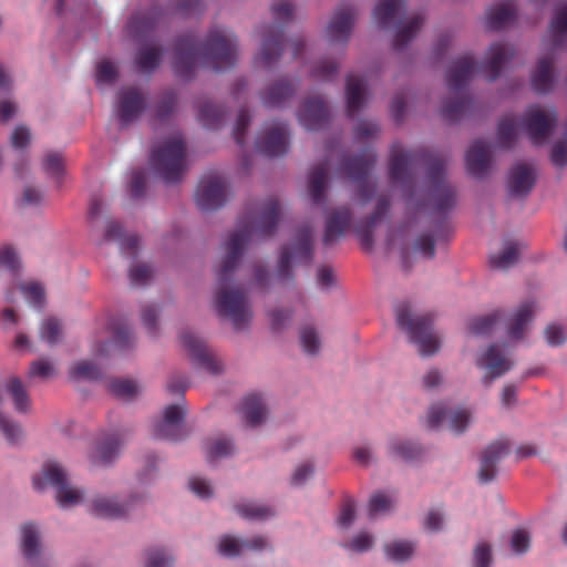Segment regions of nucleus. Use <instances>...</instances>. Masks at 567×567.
I'll return each mask as SVG.
<instances>
[{"mask_svg":"<svg viewBox=\"0 0 567 567\" xmlns=\"http://www.w3.org/2000/svg\"><path fill=\"white\" fill-rule=\"evenodd\" d=\"M153 269L147 264H136L130 268L128 277L134 286L146 285L153 277Z\"/></svg>","mask_w":567,"mask_h":567,"instance_id":"680f3d73","label":"nucleus"},{"mask_svg":"<svg viewBox=\"0 0 567 567\" xmlns=\"http://www.w3.org/2000/svg\"><path fill=\"white\" fill-rule=\"evenodd\" d=\"M240 412L248 426L256 427L262 423L267 409L262 398L258 394H248L244 398Z\"/></svg>","mask_w":567,"mask_h":567,"instance_id":"473e14b6","label":"nucleus"},{"mask_svg":"<svg viewBox=\"0 0 567 567\" xmlns=\"http://www.w3.org/2000/svg\"><path fill=\"white\" fill-rule=\"evenodd\" d=\"M476 70L477 63L472 54L457 58L449 68L446 84L454 96L444 100L442 105L441 112L446 121L457 122L472 109L473 102L465 92V86Z\"/></svg>","mask_w":567,"mask_h":567,"instance_id":"20e7f679","label":"nucleus"},{"mask_svg":"<svg viewBox=\"0 0 567 567\" xmlns=\"http://www.w3.org/2000/svg\"><path fill=\"white\" fill-rule=\"evenodd\" d=\"M502 317L503 312L501 310H495L488 315L472 319L468 324V329L476 336L487 334Z\"/></svg>","mask_w":567,"mask_h":567,"instance_id":"8fccbe9b","label":"nucleus"},{"mask_svg":"<svg viewBox=\"0 0 567 567\" xmlns=\"http://www.w3.org/2000/svg\"><path fill=\"white\" fill-rule=\"evenodd\" d=\"M275 23L265 25L261 31V47L257 61L265 68L278 62L285 48L284 24L292 20L295 6L290 0H278L271 6Z\"/></svg>","mask_w":567,"mask_h":567,"instance_id":"39448f33","label":"nucleus"},{"mask_svg":"<svg viewBox=\"0 0 567 567\" xmlns=\"http://www.w3.org/2000/svg\"><path fill=\"white\" fill-rule=\"evenodd\" d=\"M545 42L551 51L567 47V2L557 7Z\"/></svg>","mask_w":567,"mask_h":567,"instance_id":"cd10ccee","label":"nucleus"},{"mask_svg":"<svg viewBox=\"0 0 567 567\" xmlns=\"http://www.w3.org/2000/svg\"><path fill=\"white\" fill-rule=\"evenodd\" d=\"M298 118L306 130L319 131L329 122V107L321 99H308L298 111Z\"/></svg>","mask_w":567,"mask_h":567,"instance_id":"a211bd4d","label":"nucleus"},{"mask_svg":"<svg viewBox=\"0 0 567 567\" xmlns=\"http://www.w3.org/2000/svg\"><path fill=\"white\" fill-rule=\"evenodd\" d=\"M258 151L268 157L285 155L289 148V131L284 122L267 124L257 140Z\"/></svg>","mask_w":567,"mask_h":567,"instance_id":"4468645a","label":"nucleus"},{"mask_svg":"<svg viewBox=\"0 0 567 567\" xmlns=\"http://www.w3.org/2000/svg\"><path fill=\"white\" fill-rule=\"evenodd\" d=\"M225 115L226 110L219 104L207 101L199 106V121L207 128H218L221 125Z\"/></svg>","mask_w":567,"mask_h":567,"instance_id":"37998d69","label":"nucleus"},{"mask_svg":"<svg viewBox=\"0 0 567 567\" xmlns=\"http://www.w3.org/2000/svg\"><path fill=\"white\" fill-rule=\"evenodd\" d=\"M536 311L534 301L523 302L508 321L507 334L513 340L523 338L526 326L532 321Z\"/></svg>","mask_w":567,"mask_h":567,"instance_id":"2f4dec72","label":"nucleus"},{"mask_svg":"<svg viewBox=\"0 0 567 567\" xmlns=\"http://www.w3.org/2000/svg\"><path fill=\"white\" fill-rule=\"evenodd\" d=\"M237 513L247 519H267L274 515L271 507L266 505H258L255 503L238 504L235 506Z\"/></svg>","mask_w":567,"mask_h":567,"instance_id":"864d4df0","label":"nucleus"},{"mask_svg":"<svg viewBox=\"0 0 567 567\" xmlns=\"http://www.w3.org/2000/svg\"><path fill=\"white\" fill-rule=\"evenodd\" d=\"M557 112L554 107L544 110L538 105L528 107L524 118V128L533 144H542L551 134L557 123Z\"/></svg>","mask_w":567,"mask_h":567,"instance_id":"f8f14e48","label":"nucleus"},{"mask_svg":"<svg viewBox=\"0 0 567 567\" xmlns=\"http://www.w3.org/2000/svg\"><path fill=\"white\" fill-rule=\"evenodd\" d=\"M185 410L177 405L172 404L165 408L163 420L154 425L153 434L156 439L177 441L184 437L183 420Z\"/></svg>","mask_w":567,"mask_h":567,"instance_id":"dca6fc26","label":"nucleus"},{"mask_svg":"<svg viewBox=\"0 0 567 567\" xmlns=\"http://www.w3.org/2000/svg\"><path fill=\"white\" fill-rule=\"evenodd\" d=\"M150 162L154 172L165 184L181 182L187 169L183 137L181 135L168 137L154 147Z\"/></svg>","mask_w":567,"mask_h":567,"instance_id":"423d86ee","label":"nucleus"},{"mask_svg":"<svg viewBox=\"0 0 567 567\" xmlns=\"http://www.w3.org/2000/svg\"><path fill=\"white\" fill-rule=\"evenodd\" d=\"M554 85V61L553 58L544 56L538 61L532 74V86L537 93H548Z\"/></svg>","mask_w":567,"mask_h":567,"instance_id":"72a5a7b5","label":"nucleus"},{"mask_svg":"<svg viewBox=\"0 0 567 567\" xmlns=\"http://www.w3.org/2000/svg\"><path fill=\"white\" fill-rule=\"evenodd\" d=\"M328 177V165H317L309 175V193L315 204H321L324 199L326 184Z\"/></svg>","mask_w":567,"mask_h":567,"instance_id":"ea45409f","label":"nucleus"},{"mask_svg":"<svg viewBox=\"0 0 567 567\" xmlns=\"http://www.w3.org/2000/svg\"><path fill=\"white\" fill-rule=\"evenodd\" d=\"M104 240H118L122 254L131 257L135 256L140 246V238L135 235L124 236L123 227L114 220L107 223Z\"/></svg>","mask_w":567,"mask_h":567,"instance_id":"f704fd0d","label":"nucleus"},{"mask_svg":"<svg viewBox=\"0 0 567 567\" xmlns=\"http://www.w3.org/2000/svg\"><path fill=\"white\" fill-rule=\"evenodd\" d=\"M423 21L424 19L422 16H413L396 31L393 40V47L396 50L404 49L414 39L417 31L421 29Z\"/></svg>","mask_w":567,"mask_h":567,"instance_id":"c03bdc74","label":"nucleus"},{"mask_svg":"<svg viewBox=\"0 0 567 567\" xmlns=\"http://www.w3.org/2000/svg\"><path fill=\"white\" fill-rule=\"evenodd\" d=\"M300 342L308 354H317L320 349V339L315 328L303 327L300 331Z\"/></svg>","mask_w":567,"mask_h":567,"instance_id":"6e6d98bb","label":"nucleus"},{"mask_svg":"<svg viewBox=\"0 0 567 567\" xmlns=\"http://www.w3.org/2000/svg\"><path fill=\"white\" fill-rule=\"evenodd\" d=\"M33 487L42 491L45 484L55 488L56 501L63 508L79 504L83 498V493L69 485L68 474L58 462H47L42 468V476H35L32 480Z\"/></svg>","mask_w":567,"mask_h":567,"instance_id":"1a4fd4ad","label":"nucleus"},{"mask_svg":"<svg viewBox=\"0 0 567 567\" xmlns=\"http://www.w3.org/2000/svg\"><path fill=\"white\" fill-rule=\"evenodd\" d=\"M177 96L174 92H166L155 110V116L158 121L167 120L175 111Z\"/></svg>","mask_w":567,"mask_h":567,"instance_id":"13d9d810","label":"nucleus"},{"mask_svg":"<svg viewBox=\"0 0 567 567\" xmlns=\"http://www.w3.org/2000/svg\"><path fill=\"white\" fill-rule=\"evenodd\" d=\"M511 547L517 555L525 554L530 547V535L524 528H517L511 537Z\"/></svg>","mask_w":567,"mask_h":567,"instance_id":"69168bd1","label":"nucleus"},{"mask_svg":"<svg viewBox=\"0 0 567 567\" xmlns=\"http://www.w3.org/2000/svg\"><path fill=\"white\" fill-rule=\"evenodd\" d=\"M6 392L11 398L17 412L28 413L30 411L31 400L19 378L12 377L7 381Z\"/></svg>","mask_w":567,"mask_h":567,"instance_id":"58836bf2","label":"nucleus"},{"mask_svg":"<svg viewBox=\"0 0 567 567\" xmlns=\"http://www.w3.org/2000/svg\"><path fill=\"white\" fill-rule=\"evenodd\" d=\"M161 59L162 50L159 48H142L135 58V65L141 73H151L158 66Z\"/></svg>","mask_w":567,"mask_h":567,"instance_id":"a18cd8bd","label":"nucleus"},{"mask_svg":"<svg viewBox=\"0 0 567 567\" xmlns=\"http://www.w3.org/2000/svg\"><path fill=\"white\" fill-rule=\"evenodd\" d=\"M396 321L415 343L419 352L423 357L436 353L440 349V338L433 331V319L431 315H412L410 310L402 306L396 310Z\"/></svg>","mask_w":567,"mask_h":567,"instance_id":"0eeeda50","label":"nucleus"},{"mask_svg":"<svg viewBox=\"0 0 567 567\" xmlns=\"http://www.w3.org/2000/svg\"><path fill=\"white\" fill-rule=\"evenodd\" d=\"M146 100L142 92L135 87L122 90L117 106V116L123 125L135 121L145 110Z\"/></svg>","mask_w":567,"mask_h":567,"instance_id":"4be33fe9","label":"nucleus"},{"mask_svg":"<svg viewBox=\"0 0 567 567\" xmlns=\"http://www.w3.org/2000/svg\"><path fill=\"white\" fill-rule=\"evenodd\" d=\"M91 513L103 518H121L128 513V507L111 498L96 497L91 503Z\"/></svg>","mask_w":567,"mask_h":567,"instance_id":"e433bc0d","label":"nucleus"},{"mask_svg":"<svg viewBox=\"0 0 567 567\" xmlns=\"http://www.w3.org/2000/svg\"><path fill=\"white\" fill-rule=\"evenodd\" d=\"M545 338L549 346L558 347L566 342L567 330L556 323L548 324L545 329Z\"/></svg>","mask_w":567,"mask_h":567,"instance_id":"774afa93","label":"nucleus"},{"mask_svg":"<svg viewBox=\"0 0 567 567\" xmlns=\"http://www.w3.org/2000/svg\"><path fill=\"white\" fill-rule=\"evenodd\" d=\"M234 450L233 443L226 437H217L206 442L205 453L208 462L228 456Z\"/></svg>","mask_w":567,"mask_h":567,"instance_id":"3c124183","label":"nucleus"},{"mask_svg":"<svg viewBox=\"0 0 567 567\" xmlns=\"http://www.w3.org/2000/svg\"><path fill=\"white\" fill-rule=\"evenodd\" d=\"M519 254L520 244L507 240L504 243V248L499 254H493L489 256V266L494 269H508L517 262Z\"/></svg>","mask_w":567,"mask_h":567,"instance_id":"4c0bfd02","label":"nucleus"},{"mask_svg":"<svg viewBox=\"0 0 567 567\" xmlns=\"http://www.w3.org/2000/svg\"><path fill=\"white\" fill-rule=\"evenodd\" d=\"M393 455L404 461L416 460L422 454L420 445L409 441L395 440L390 444Z\"/></svg>","mask_w":567,"mask_h":567,"instance_id":"603ef678","label":"nucleus"},{"mask_svg":"<svg viewBox=\"0 0 567 567\" xmlns=\"http://www.w3.org/2000/svg\"><path fill=\"white\" fill-rule=\"evenodd\" d=\"M202 10L203 3L200 0H172L166 8L154 4L145 12L133 14L127 23V29L135 37L142 35L154 29L167 13L189 16Z\"/></svg>","mask_w":567,"mask_h":567,"instance_id":"6e6552de","label":"nucleus"},{"mask_svg":"<svg viewBox=\"0 0 567 567\" xmlns=\"http://www.w3.org/2000/svg\"><path fill=\"white\" fill-rule=\"evenodd\" d=\"M174 558L163 548H152L146 551L145 567H172Z\"/></svg>","mask_w":567,"mask_h":567,"instance_id":"052dcab7","label":"nucleus"},{"mask_svg":"<svg viewBox=\"0 0 567 567\" xmlns=\"http://www.w3.org/2000/svg\"><path fill=\"white\" fill-rule=\"evenodd\" d=\"M536 176L530 165L518 163L508 175V192L515 197L527 196L535 185Z\"/></svg>","mask_w":567,"mask_h":567,"instance_id":"393cba45","label":"nucleus"},{"mask_svg":"<svg viewBox=\"0 0 567 567\" xmlns=\"http://www.w3.org/2000/svg\"><path fill=\"white\" fill-rule=\"evenodd\" d=\"M109 389L113 395L124 401L133 400L141 391L138 384L128 379H114L110 382Z\"/></svg>","mask_w":567,"mask_h":567,"instance_id":"09e8293b","label":"nucleus"},{"mask_svg":"<svg viewBox=\"0 0 567 567\" xmlns=\"http://www.w3.org/2000/svg\"><path fill=\"white\" fill-rule=\"evenodd\" d=\"M446 417H449L451 430L461 434L470 424L471 412L467 409H456L449 412L442 404H434L431 406L427 415V426L430 429H435Z\"/></svg>","mask_w":567,"mask_h":567,"instance_id":"6ab92c4d","label":"nucleus"},{"mask_svg":"<svg viewBox=\"0 0 567 567\" xmlns=\"http://www.w3.org/2000/svg\"><path fill=\"white\" fill-rule=\"evenodd\" d=\"M511 443L506 439H499L491 443L481 455L478 480L481 483H489L496 476V464L509 453Z\"/></svg>","mask_w":567,"mask_h":567,"instance_id":"f3484780","label":"nucleus"},{"mask_svg":"<svg viewBox=\"0 0 567 567\" xmlns=\"http://www.w3.org/2000/svg\"><path fill=\"white\" fill-rule=\"evenodd\" d=\"M21 548L23 556L28 560L37 558L41 546L37 527L32 523L24 524L21 527Z\"/></svg>","mask_w":567,"mask_h":567,"instance_id":"79ce46f5","label":"nucleus"},{"mask_svg":"<svg viewBox=\"0 0 567 567\" xmlns=\"http://www.w3.org/2000/svg\"><path fill=\"white\" fill-rule=\"evenodd\" d=\"M477 365L487 370L483 383L489 385L494 379L511 370L512 362L504 355L498 344H491L478 359Z\"/></svg>","mask_w":567,"mask_h":567,"instance_id":"aec40b11","label":"nucleus"},{"mask_svg":"<svg viewBox=\"0 0 567 567\" xmlns=\"http://www.w3.org/2000/svg\"><path fill=\"white\" fill-rule=\"evenodd\" d=\"M383 549L388 559L403 563L413 556L415 544L410 540H394L385 544Z\"/></svg>","mask_w":567,"mask_h":567,"instance_id":"49530a36","label":"nucleus"},{"mask_svg":"<svg viewBox=\"0 0 567 567\" xmlns=\"http://www.w3.org/2000/svg\"><path fill=\"white\" fill-rule=\"evenodd\" d=\"M516 18V3L514 0H504L493 6L486 13V27L489 30H501L512 23Z\"/></svg>","mask_w":567,"mask_h":567,"instance_id":"c756f323","label":"nucleus"},{"mask_svg":"<svg viewBox=\"0 0 567 567\" xmlns=\"http://www.w3.org/2000/svg\"><path fill=\"white\" fill-rule=\"evenodd\" d=\"M312 260V229L310 226H302L298 229L295 241L284 246L278 261L277 276L281 281L292 278L291 265L310 264Z\"/></svg>","mask_w":567,"mask_h":567,"instance_id":"9b49d317","label":"nucleus"},{"mask_svg":"<svg viewBox=\"0 0 567 567\" xmlns=\"http://www.w3.org/2000/svg\"><path fill=\"white\" fill-rule=\"evenodd\" d=\"M392 506V499L385 494L374 493L369 501V516L371 518L379 514L388 512Z\"/></svg>","mask_w":567,"mask_h":567,"instance_id":"0e129e2a","label":"nucleus"},{"mask_svg":"<svg viewBox=\"0 0 567 567\" xmlns=\"http://www.w3.org/2000/svg\"><path fill=\"white\" fill-rule=\"evenodd\" d=\"M354 18L355 11L351 4H343L338 8L327 27L329 41L344 44L349 40Z\"/></svg>","mask_w":567,"mask_h":567,"instance_id":"412c9836","label":"nucleus"},{"mask_svg":"<svg viewBox=\"0 0 567 567\" xmlns=\"http://www.w3.org/2000/svg\"><path fill=\"white\" fill-rule=\"evenodd\" d=\"M390 208V200L385 196H381L377 200L374 212L364 220L360 221L355 228V233L365 247L373 244V230L377 225L384 218Z\"/></svg>","mask_w":567,"mask_h":567,"instance_id":"bb28decb","label":"nucleus"},{"mask_svg":"<svg viewBox=\"0 0 567 567\" xmlns=\"http://www.w3.org/2000/svg\"><path fill=\"white\" fill-rule=\"evenodd\" d=\"M466 169L475 178H483L491 167V146L484 140L472 143L465 155Z\"/></svg>","mask_w":567,"mask_h":567,"instance_id":"5701e85b","label":"nucleus"},{"mask_svg":"<svg viewBox=\"0 0 567 567\" xmlns=\"http://www.w3.org/2000/svg\"><path fill=\"white\" fill-rule=\"evenodd\" d=\"M347 113L353 117L363 106L365 97V81L357 74L347 76Z\"/></svg>","mask_w":567,"mask_h":567,"instance_id":"7c9ffc66","label":"nucleus"},{"mask_svg":"<svg viewBox=\"0 0 567 567\" xmlns=\"http://www.w3.org/2000/svg\"><path fill=\"white\" fill-rule=\"evenodd\" d=\"M352 214L349 207H339L333 209L327 217L323 234V245L331 246L341 238L351 223Z\"/></svg>","mask_w":567,"mask_h":567,"instance_id":"a878e982","label":"nucleus"},{"mask_svg":"<svg viewBox=\"0 0 567 567\" xmlns=\"http://www.w3.org/2000/svg\"><path fill=\"white\" fill-rule=\"evenodd\" d=\"M120 446L121 442L116 435L101 441L91 455L92 462L94 464L111 463L118 455Z\"/></svg>","mask_w":567,"mask_h":567,"instance_id":"a19ab883","label":"nucleus"},{"mask_svg":"<svg viewBox=\"0 0 567 567\" xmlns=\"http://www.w3.org/2000/svg\"><path fill=\"white\" fill-rule=\"evenodd\" d=\"M297 86L292 81L278 80L260 92V100L266 107H280L292 97Z\"/></svg>","mask_w":567,"mask_h":567,"instance_id":"c85d7f7f","label":"nucleus"},{"mask_svg":"<svg viewBox=\"0 0 567 567\" xmlns=\"http://www.w3.org/2000/svg\"><path fill=\"white\" fill-rule=\"evenodd\" d=\"M20 290L28 302L35 308H42L44 305V289L38 282H29L20 286Z\"/></svg>","mask_w":567,"mask_h":567,"instance_id":"5fc2aeb1","label":"nucleus"},{"mask_svg":"<svg viewBox=\"0 0 567 567\" xmlns=\"http://www.w3.org/2000/svg\"><path fill=\"white\" fill-rule=\"evenodd\" d=\"M474 567H489L492 564V546L487 542H480L473 553Z\"/></svg>","mask_w":567,"mask_h":567,"instance_id":"338daca9","label":"nucleus"},{"mask_svg":"<svg viewBox=\"0 0 567 567\" xmlns=\"http://www.w3.org/2000/svg\"><path fill=\"white\" fill-rule=\"evenodd\" d=\"M62 332L61 323L55 318H48L43 321L40 330L41 338L49 344L58 342Z\"/></svg>","mask_w":567,"mask_h":567,"instance_id":"e2e57ef3","label":"nucleus"},{"mask_svg":"<svg viewBox=\"0 0 567 567\" xmlns=\"http://www.w3.org/2000/svg\"><path fill=\"white\" fill-rule=\"evenodd\" d=\"M227 200L225 179L218 174L204 176L196 192V203L202 210H216Z\"/></svg>","mask_w":567,"mask_h":567,"instance_id":"ddd939ff","label":"nucleus"},{"mask_svg":"<svg viewBox=\"0 0 567 567\" xmlns=\"http://www.w3.org/2000/svg\"><path fill=\"white\" fill-rule=\"evenodd\" d=\"M404 9V0H380L373 10V17L378 25L385 29L391 25L394 18Z\"/></svg>","mask_w":567,"mask_h":567,"instance_id":"c9c22d12","label":"nucleus"},{"mask_svg":"<svg viewBox=\"0 0 567 567\" xmlns=\"http://www.w3.org/2000/svg\"><path fill=\"white\" fill-rule=\"evenodd\" d=\"M181 340L185 349L194 362L206 370L210 374L221 372V364L216 357L207 349L204 340L190 331H185L181 336Z\"/></svg>","mask_w":567,"mask_h":567,"instance_id":"2eb2a0df","label":"nucleus"},{"mask_svg":"<svg viewBox=\"0 0 567 567\" xmlns=\"http://www.w3.org/2000/svg\"><path fill=\"white\" fill-rule=\"evenodd\" d=\"M281 215L279 200L271 196L257 207L249 209L240 219L238 228L225 243V254L216 270L217 289L215 305L220 317L230 319L236 330L246 328L251 319L248 298L240 288L230 287L247 245L254 239L274 235Z\"/></svg>","mask_w":567,"mask_h":567,"instance_id":"f257e3e1","label":"nucleus"},{"mask_svg":"<svg viewBox=\"0 0 567 567\" xmlns=\"http://www.w3.org/2000/svg\"><path fill=\"white\" fill-rule=\"evenodd\" d=\"M237 38L226 28L210 29L202 44L193 34H184L175 43L174 71L188 79L198 62L214 71L231 69L237 62Z\"/></svg>","mask_w":567,"mask_h":567,"instance_id":"7ed1b4c3","label":"nucleus"},{"mask_svg":"<svg viewBox=\"0 0 567 567\" xmlns=\"http://www.w3.org/2000/svg\"><path fill=\"white\" fill-rule=\"evenodd\" d=\"M424 163L427 166L429 198L432 209L445 214L456 203L455 188L445 178L446 162L437 155L425 152H411L393 147L390 157L389 177L393 184H400L408 199L413 196V167Z\"/></svg>","mask_w":567,"mask_h":567,"instance_id":"f03ea898","label":"nucleus"},{"mask_svg":"<svg viewBox=\"0 0 567 567\" xmlns=\"http://www.w3.org/2000/svg\"><path fill=\"white\" fill-rule=\"evenodd\" d=\"M515 49L513 45L506 43H494L489 47L486 54L485 62L481 65V71L484 72L489 81H495L503 66L514 58Z\"/></svg>","mask_w":567,"mask_h":567,"instance_id":"b1692460","label":"nucleus"},{"mask_svg":"<svg viewBox=\"0 0 567 567\" xmlns=\"http://www.w3.org/2000/svg\"><path fill=\"white\" fill-rule=\"evenodd\" d=\"M517 122L513 115H505L498 122L497 141L501 147L511 148L516 142Z\"/></svg>","mask_w":567,"mask_h":567,"instance_id":"de8ad7c7","label":"nucleus"},{"mask_svg":"<svg viewBox=\"0 0 567 567\" xmlns=\"http://www.w3.org/2000/svg\"><path fill=\"white\" fill-rule=\"evenodd\" d=\"M338 72V64L331 60L319 61L311 70V76L320 81H331Z\"/></svg>","mask_w":567,"mask_h":567,"instance_id":"bf43d9fd","label":"nucleus"},{"mask_svg":"<svg viewBox=\"0 0 567 567\" xmlns=\"http://www.w3.org/2000/svg\"><path fill=\"white\" fill-rule=\"evenodd\" d=\"M43 168L52 177L59 179L64 172L63 156L59 152H51L43 158Z\"/></svg>","mask_w":567,"mask_h":567,"instance_id":"4d7b16f0","label":"nucleus"},{"mask_svg":"<svg viewBox=\"0 0 567 567\" xmlns=\"http://www.w3.org/2000/svg\"><path fill=\"white\" fill-rule=\"evenodd\" d=\"M375 161V153L371 148H365L358 155L344 157L341 162L342 171L350 179L358 183L357 197L363 205L375 193V185L369 181Z\"/></svg>","mask_w":567,"mask_h":567,"instance_id":"9d476101","label":"nucleus"}]
</instances>
